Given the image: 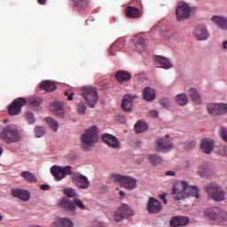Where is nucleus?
I'll return each instance as SVG.
<instances>
[{"label": "nucleus", "mask_w": 227, "mask_h": 227, "mask_svg": "<svg viewBox=\"0 0 227 227\" xmlns=\"http://www.w3.org/2000/svg\"><path fill=\"white\" fill-rule=\"evenodd\" d=\"M51 173L57 182H60V180H63V178H66L67 176H72V182L74 183L76 187L79 189L90 188V183L88 177L79 172L74 173L71 166H52L51 168Z\"/></svg>", "instance_id": "1"}, {"label": "nucleus", "mask_w": 227, "mask_h": 227, "mask_svg": "<svg viewBox=\"0 0 227 227\" xmlns=\"http://www.w3.org/2000/svg\"><path fill=\"white\" fill-rule=\"evenodd\" d=\"M172 194H174V200L180 201V200H185V198H200V189L198 186H191L187 182L181 181L173 187Z\"/></svg>", "instance_id": "2"}, {"label": "nucleus", "mask_w": 227, "mask_h": 227, "mask_svg": "<svg viewBox=\"0 0 227 227\" xmlns=\"http://www.w3.org/2000/svg\"><path fill=\"white\" fill-rule=\"evenodd\" d=\"M111 180L115 184H121L124 189L134 191L137 187V180L130 176H123L120 174H112Z\"/></svg>", "instance_id": "3"}, {"label": "nucleus", "mask_w": 227, "mask_h": 227, "mask_svg": "<svg viewBox=\"0 0 227 227\" xmlns=\"http://www.w3.org/2000/svg\"><path fill=\"white\" fill-rule=\"evenodd\" d=\"M0 138L7 143V145H9V143H17L20 141V133H19L15 126H7L4 128L3 131L0 133Z\"/></svg>", "instance_id": "4"}, {"label": "nucleus", "mask_w": 227, "mask_h": 227, "mask_svg": "<svg viewBox=\"0 0 227 227\" xmlns=\"http://www.w3.org/2000/svg\"><path fill=\"white\" fill-rule=\"evenodd\" d=\"M82 97L84 98L89 107L92 109H94L95 106H97V102H98V93L97 92V89L93 87L82 88Z\"/></svg>", "instance_id": "5"}, {"label": "nucleus", "mask_w": 227, "mask_h": 227, "mask_svg": "<svg viewBox=\"0 0 227 227\" xmlns=\"http://www.w3.org/2000/svg\"><path fill=\"white\" fill-rule=\"evenodd\" d=\"M81 141L84 146H93L98 141L97 126L85 129V132L82 135Z\"/></svg>", "instance_id": "6"}, {"label": "nucleus", "mask_w": 227, "mask_h": 227, "mask_svg": "<svg viewBox=\"0 0 227 227\" xmlns=\"http://www.w3.org/2000/svg\"><path fill=\"white\" fill-rule=\"evenodd\" d=\"M59 207L67 210V212H74L75 210V207H78L80 210H85L86 205L81 201L78 198H74L73 202L68 198H62L59 201Z\"/></svg>", "instance_id": "7"}, {"label": "nucleus", "mask_w": 227, "mask_h": 227, "mask_svg": "<svg viewBox=\"0 0 227 227\" xmlns=\"http://www.w3.org/2000/svg\"><path fill=\"white\" fill-rule=\"evenodd\" d=\"M205 215L213 221L226 223L227 213L221 207H209L204 211Z\"/></svg>", "instance_id": "8"}, {"label": "nucleus", "mask_w": 227, "mask_h": 227, "mask_svg": "<svg viewBox=\"0 0 227 227\" xmlns=\"http://www.w3.org/2000/svg\"><path fill=\"white\" fill-rule=\"evenodd\" d=\"M206 192L214 201H223L224 200V191L216 183H211L206 186Z\"/></svg>", "instance_id": "9"}, {"label": "nucleus", "mask_w": 227, "mask_h": 227, "mask_svg": "<svg viewBox=\"0 0 227 227\" xmlns=\"http://www.w3.org/2000/svg\"><path fill=\"white\" fill-rule=\"evenodd\" d=\"M134 215V211L127 204H121L119 209L114 213V219L117 223L123 221V219H129V217Z\"/></svg>", "instance_id": "10"}, {"label": "nucleus", "mask_w": 227, "mask_h": 227, "mask_svg": "<svg viewBox=\"0 0 227 227\" xmlns=\"http://www.w3.org/2000/svg\"><path fill=\"white\" fill-rule=\"evenodd\" d=\"M192 9L185 2H179L176 11L177 20L180 22L189 19Z\"/></svg>", "instance_id": "11"}, {"label": "nucleus", "mask_w": 227, "mask_h": 227, "mask_svg": "<svg viewBox=\"0 0 227 227\" xmlns=\"http://www.w3.org/2000/svg\"><path fill=\"white\" fill-rule=\"evenodd\" d=\"M26 104H27V101H26L24 98L14 99L8 107L10 116H17V114H20L22 111V107H24Z\"/></svg>", "instance_id": "12"}, {"label": "nucleus", "mask_w": 227, "mask_h": 227, "mask_svg": "<svg viewBox=\"0 0 227 227\" xmlns=\"http://www.w3.org/2000/svg\"><path fill=\"white\" fill-rule=\"evenodd\" d=\"M207 109L209 114L218 116L219 114L227 113V104L208 103Z\"/></svg>", "instance_id": "13"}, {"label": "nucleus", "mask_w": 227, "mask_h": 227, "mask_svg": "<svg viewBox=\"0 0 227 227\" xmlns=\"http://www.w3.org/2000/svg\"><path fill=\"white\" fill-rule=\"evenodd\" d=\"M172 148L173 144L169 141V135H166L164 137L156 141V152L167 153V152H169Z\"/></svg>", "instance_id": "14"}, {"label": "nucleus", "mask_w": 227, "mask_h": 227, "mask_svg": "<svg viewBox=\"0 0 227 227\" xmlns=\"http://www.w3.org/2000/svg\"><path fill=\"white\" fill-rule=\"evenodd\" d=\"M162 208L160 202L157 200L155 198L151 197L149 198L147 203V211L149 214H159Z\"/></svg>", "instance_id": "15"}, {"label": "nucleus", "mask_w": 227, "mask_h": 227, "mask_svg": "<svg viewBox=\"0 0 227 227\" xmlns=\"http://www.w3.org/2000/svg\"><path fill=\"white\" fill-rule=\"evenodd\" d=\"M101 137L102 141H104L108 146H111V148H120V141H118L116 137L111 134H103Z\"/></svg>", "instance_id": "16"}, {"label": "nucleus", "mask_w": 227, "mask_h": 227, "mask_svg": "<svg viewBox=\"0 0 227 227\" xmlns=\"http://www.w3.org/2000/svg\"><path fill=\"white\" fill-rule=\"evenodd\" d=\"M11 192L13 198H18L19 200H21V201H29V199L31 198L29 192L26 190L16 188L12 189Z\"/></svg>", "instance_id": "17"}, {"label": "nucleus", "mask_w": 227, "mask_h": 227, "mask_svg": "<svg viewBox=\"0 0 227 227\" xmlns=\"http://www.w3.org/2000/svg\"><path fill=\"white\" fill-rule=\"evenodd\" d=\"M154 63L157 68H165V70H168V68H171V67H173L169 59L162 56H156L154 59Z\"/></svg>", "instance_id": "18"}, {"label": "nucleus", "mask_w": 227, "mask_h": 227, "mask_svg": "<svg viewBox=\"0 0 227 227\" xmlns=\"http://www.w3.org/2000/svg\"><path fill=\"white\" fill-rule=\"evenodd\" d=\"M136 100V96L132 95H124L122 98L121 103V108L126 113H129V111H132V102Z\"/></svg>", "instance_id": "19"}, {"label": "nucleus", "mask_w": 227, "mask_h": 227, "mask_svg": "<svg viewBox=\"0 0 227 227\" xmlns=\"http://www.w3.org/2000/svg\"><path fill=\"white\" fill-rule=\"evenodd\" d=\"M188 223H189V217L187 216H175L169 222V225L171 227H183V226H186V224Z\"/></svg>", "instance_id": "20"}, {"label": "nucleus", "mask_w": 227, "mask_h": 227, "mask_svg": "<svg viewBox=\"0 0 227 227\" xmlns=\"http://www.w3.org/2000/svg\"><path fill=\"white\" fill-rule=\"evenodd\" d=\"M123 47H125V39L116 40L109 49L110 56H116V52H120Z\"/></svg>", "instance_id": "21"}, {"label": "nucleus", "mask_w": 227, "mask_h": 227, "mask_svg": "<svg viewBox=\"0 0 227 227\" xmlns=\"http://www.w3.org/2000/svg\"><path fill=\"white\" fill-rule=\"evenodd\" d=\"M213 24L223 31L227 30V17L224 16H213L211 19Z\"/></svg>", "instance_id": "22"}, {"label": "nucleus", "mask_w": 227, "mask_h": 227, "mask_svg": "<svg viewBox=\"0 0 227 227\" xmlns=\"http://www.w3.org/2000/svg\"><path fill=\"white\" fill-rule=\"evenodd\" d=\"M146 45H148V39H146L145 35H137L136 37L135 47L139 52L145 51Z\"/></svg>", "instance_id": "23"}, {"label": "nucleus", "mask_w": 227, "mask_h": 227, "mask_svg": "<svg viewBox=\"0 0 227 227\" xmlns=\"http://www.w3.org/2000/svg\"><path fill=\"white\" fill-rule=\"evenodd\" d=\"M193 35L200 41L207 40L209 36L208 30L205 27H197L194 29Z\"/></svg>", "instance_id": "24"}, {"label": "nucleus", "mask_w": 227, "mask_h": 227, "mask_svg": "<svg viewBox=\"0 0 227 227\" xmlns=\"http://www.w3.org/2000/svg\"><path fill=\"white\" fill-rule=\"evenodd\" d=\"M125 13L128 19H139L143 15L139 9L133 6H128L125 10Z\"/></svg>", "instance_id": "25"}, {"label": "nucleus", "mask_w": 227, "mask_h": 227, "mask_svg": "<svg viewBox=\"0 0 227 227\" xmlns=\"http://www.w3.org/2000/svg\"><path fill=\"white\" fill-rule=\"evenodd\" d=\"M200 149L203 153H212V150H214V141L207 139L202 140L200 144Z\"/></svg>", "instance_id": "26"}, {"label": "nucleus", "mask_w": 227, "mask_h": 227, "mask_svg": "<svg viewBox=\"0 0 227 227\" xmlns=\"http://www.w3.org/2000/svg\"><path fill=\"white\" fill-rule=\"evenodd\" d=\"M51 110L55 113V114L61 116L65 113L64 104L61 101H54L51 104Z\"/></svg>", "instance_id": "27"}, {"label": "nucleus", "mask_w": 227, "mask_h": 227, "mask_svg": "<svg viewBox=\"0 0 227 227\" xmlns=\"http://www.w3.org/2000/svg\"><path fill=\"white\" fill-rule=\"evenodd\" d=\"M115 79L118 82H127L132 79V74L127 71H117L115 74Z\"/></svg>", "instance_id": "28"}, {"label": "nucleus", "mask_w": 227, "mask_h": 227, "mask_svg": "<svg viewBox=\"0 0 227 227\" xmlns=\"http://www.w3.org/2000/svg\"><path fill=\"white\" fill-rule=\"evenodd\" d=\"M143 98L144 100H146V102H153V100H155V90L145 87L143 91Z\"/></svg>", "instance_id": "29"}, {"label": "nucleus", "mask_w": 227, "mask_h": 227, "mask_svg": "<svg viewBox=\"0 0 227 227\" xmlns=\"http://www.w3.org/2000/svg\"><path fill=\"white\" fill-rule=\"evenodd\" d=\"M40 88L41 90H43V91L51 92V91H55L58 87L56 86V83L51 81H43L41 82Z\"/></svg>", "instance_id": "30"}, {"label": "nucleus", "mask_w": 227, "mask_h": 227, "mask_svg": "<svg viewBox=\"0 0 227 227\" xmlns=\"http://www.w3.org/2000/svg\"><path fill=\"white\" fill-rule=\"evenodd\" d=\"M147 159L152 166H160L164 162V159L157 154H148Z\"/></svg>", "instance_id": "31"}, {"label": "nucleus", "mask_w": 227, "mask_h": 227, "mask_svg": "<svg viewBox=\"0 0 227 227\" xmlns=\"http://www.w3.org/2000/svg\"><path fill=\"white\" fill-rule=\"evenodd\" d=\"M188 93L189 97L192 98L194 104H201V97L200 96V93L198 92V90H196V89L191 88Z\"/></svg>", "instance_id": "32"}, {"label": "nucleus", "mask_w": 227, "mask_h": 227, "mask_svg": "<svg viewBox=\"0 0 227 227\" xmlns=\"http://www.w3.org/2000/svg\"><path fill=\"white\" fill-rule=\"evenodd\" d=\"M146 130H148V125L146 122L139 121L135 125V132L137 134H143V132H146Z\"/></svg>", "instance_id": "33"}, {"label": "nucleus", "mask_w": 227, "mask_h": 227, "mask_svg": "<svg viewBox=\"0 0 227 227\" xmlns=\"http://www.w3.org/2000/svg\"><path fill=\"white\" fill-rule=\"evenodd\" d=\"M20 176L24 178V180H27V182H29L30 184L36 182V176H35V175H33V173L29 171L21 172Z\"/></svg>", "instance_id": "34"}, {"label": "nucleus", "mask_w": 227, "mask_h": 227, "mask_svg": "<svg viewBox=\"0 0 227 227\" xmlns=\"http://www.w3.org/2000/svg\"><path fill=\"white\" fill-rule=\"evenodd\" d=\"M55 224H60V225H58L56 227H74V223H72V221L67 219V218H60V219H58L56 222H55Z\"/></svg>", "instance_id": "35"}, {"label": "nucleus", "mask_w": 227, "mask_h": 227, "mask_svg": "<svg viewBox=\"0 0 227 227\" xmlns=\"http://www.w3.org/2000/svg\"><path fill=\"white\" fill-rule=\"evenodd\" d=\"M45 121L48 123L51 130H53L54 132L58 130L59 124L57 121L53 120L52 118L47 117L45 119Z\"/></svg>", "instance_id": "36"}, {"label": "nucleus", "mask_w": 227, "mask_h": 227, "mask_svg": "<svg viewBox=\"0 0 227 227\" xmlns=\"http://www.w3.org/2000/svg\"><path fill=\"white\" fill-rule=\"evenodd\" d=\"M73 3L78 10H82L88 6V0H73Z\"/></svg>", "instance_id": "37"}, {"label": "nucleus", "mask_w": 227, "mask_h": 227, "mask_svg": "<svg viewBox=\"0 0 227 227\" xmlns=\"http://www.w3.org/2000/svg\"><path fill=\"white\" fill-rule=\"evenodd\" d=\"M176 102L179 106H187V96L185 94L177 95Z\"/></svg>", "instance_id": "38"}, {"label": "nucleus", "mask_w": 227, "mask_h": 227, "mask_svg": "<svg viewBox=\"0 0 227 227\" xmlns=\"http://www.w3.org/2000/svg\"><path fill=\"white\" fill-rule=\"evenodd\" d=\"M64 194L67 196V198H76L77 192H75V189L73 188H66L64 189Z\"/></svg>", "instance_id": "39"}, {"label": "nucleus", "mask_w": 227, "mask_h": 227, "mask_svg": "<svg viewBox=\"0 0 227 227\" xmlns=\"http://www.w3.org/2000/svg\"><path fill=\"white\" fill-rule=\"evenodd\" d=\"M76 106L78 114H84L86 113V103L84 101H80Z\"/></svg>", "instance_id": "40"}, {"label": "nucleus", "mask_w": 227, "mask_h": 227, "mask_svg": "<svg viewBox=\"0 0 227 227\" xmlns=\"http://www.w3.org/2000/svg\"><path fill=\"white\" fill-rule=\"evenodd\" d=\"M43 100L41 98H30L29 99V105L32 106V107H38L40 104H42Z\"/></svg>", "instance_id": "41"}, {"label": "nucleus", "mask_w": 227, "mask_h": 227, "mask_svg": "<svg viewBox=\"0 0 227 227\" xmlns=\"http://www.w3.org/2000/svg\"><path fill=\"white\" fill-rule=\"evenodd\" d=\"M35 134L36 137H42V136H43L45 134V129L43 127L37 126L35 129Z\"/></svg>", "instance_id": "42"}, {"label": "nucleus", "mask_w": 227, "mask_h": 227, "mask_svg": "<svg viewBox=\"0 0 227 227\" xmlns=\"http://www.w3.org/2000/svg\"><path fill=\"white\" fill-rule=\"evenodd\" d=\"M160 106H163L166 109H168V107H171V102L168 98L161 99L160 101Z\"/></svg>", "instance_id": "43"}, {"label": "nucleus", "mask_w": 227, "mask_h": 227, "mask_svg": "<svg viewBox=\"0 0 227 227\" xmlns=\"http://www.w3.org/2000/svg\"><path fill=\"white\" fill-rule=\"evenodd\" d=\"M195 147H196V142H194V140L186 143L184 145L185 150H192V148H195Z\"/></svg>", "instance_id": "44"}, {"label": "nucleus", "mask_w": 227, "mask_h": 227, "mask_svg": "<svg viewBox=\"0 0 227 227\" xmlns=\"http://www.w3.org/2000/svg\"><path fill=\"white\" fill-rule=\"evenodd\" d=\"M27 120L30 124H33L36 121V119L35 118V115L29 112L27 114Z\"/></svg>", "instance_id": "45"}, {"label": "nucleus", "mask_w": 227, "mask_h": 227, "mask_svg": "<svg viewBox=\"0 0 227 227\" xmlns=\"http://www.w3.org/2000/svg\"><path fill=\"white\" fill-rule=\"evenodd\" d=\"M219 150L221 155H225L227 157V147L225 145H220Z\"/></svg>", "instance_id": "46"}, {"label": "nucleus", "mask_w": 227, "mask_h": 227, "mask_svg": "<svg viewBox=\"0 0 227 227\" xmlns=\"http://www.w3.org/2000/svg\"><path fill=\"white\" fill-rule=\"evenodd\" d=\"M149 116H151V118H157V116H159V113L155 110H152L149 112Z\"/></svg>", "instance_id": "47"}, {"label": "nucleus", "mask_w": 227, "mask_h": 227, "mask_svg": "<svg viewBox=\"0 0 227 227\" xmlns=\"http://www.w3.org/2000/svg\"><path fill=\"white\" fill-rule=\"evenodd\" d=\"M165 175L167 176H175L176 175V172L173 171V170H168V171L165 172Z\"/></svg>", "instance_id": "48"}, {"label": "nucleus", "mask_w": 227, "mask_h": 227, "mask_svg": "<svg viewBox=\"0 0 227 227\" xmlns=\"http://www.w3.org/2000/svg\"><path fill=\"white\" fill-rule=\"evenodd\" d=\"M160 200H163V203H164L165 205L168 204V200H166V193H161V194L160 195Z\"/></svg>", "instance_id": "49"}, {"label": "nucleus", "mask_w": 227, "mask_h": 227, "mask_svg": "<svg viewBox=\"0 0 227 227\" xmlns=\"http://www.w3.org/2000/svg\"><path fill=\"white\" fill-rule=\"evenodd\" d=\"M51 189V186L49 184H42L41 190L42 191H49Z\"/></svg>", "instance_id": "50"}, {"label": "nucleus", "mask_w": 227, "mask_h": 227, "mask_svg": "<svg viewBox=\"0 0 227 227\" xmlns=\"http://www.w3.org/2000/svg\"><path fill=\"white\" fill-rule=\"evenodd\" d=\"M37 3L39 4H47V0H37Z\"/></svg>", "instance_id": "51"}, {"label": "nucleus", "mask_w": 227, "mask_h": 227, "mask_svg": "<svg viewBox=\"0 0 227 227\" xmlns=\"http://www.w3.org/2000/svg\"><path fill=\"white\" fill-rule=\"evenodd\" d=\"M67 100H74V94H70V95L67 97Z\"/></svg>", "instance_id": "52"}, {"label": "nucleus", "mask_w": 227, "mask_h": 227, "mask_svg": "<svg viewBox=\"0 0 227 227\" xmlns=\"http://www.w3.org/2000/svg\"><path fill=\"white\" fill-rule=\"evenodd\" d=\"M119 195H120L121 198H123V196H125V192L120 191V192H119Z\"/></svg>", "instance_id": "53"}, {"label": "nucleus", "mask_w": 227, "mask_h": 227, "mask_svg": "<svg viewBox=\"0 0 227 227\" xmlns=\"http://www.w3.org/2000/svg\"><path fill=\"white\" fill-rule=\"evenodd\" d=\"M223 49H227V41H224L223 43Z\"/></svg>", "instance_id": "54"}, {"label": "nucleus", "mask_w": 227, "mask_h": 227, "mask_svg": "<svg viewBox=\"0 0 227 227\" xmlns=\"http://www.w3.org/2000/svg\"><path fill=\"white\" fill-rule=\"evenodd\" d=\"M3 219H4V217L0 214V222L3 221Z\"/></svg>", "instance_id": "55"}, {"label": "nucleus", "mask_w": 227, "mask_h": 227, "mask_svg": "<svg viewBox=\"0 0 227 227\" xmlns=\"http://www.w3.org/2000/svg\"><path fill=\"white\" fill-rule=\"evenodd\" d=\"M3 154V147H0V156Z\"/></svg>", "instance_id": "56"}, {"label": "nucleus", "mask_w": 227, "mask_h": 227, "mask_svg": "<svg viewBox=\"0 0 227 227\" xmlns=\"http://www.w3.org/2000/svg\"><path fill=\"white\" fill-rule=\"evenodd\" d=\"M65 95H68V93H67V92H66V93H65Z\"/></svg>", "instance_id": "57"}, {"label": "nucleus", "mask_w": 227, "mask_h": 227, "mask_svg": "<svg viewBox=\"0 0 227 227\" xmlns=\"http://www.w3.org/2000/svg\"><path fill=\"white\" fill-rule=\"evenodd\" d=\"M4 123H6V120H4Z\"/></svg>", "instance_id": "58"}]
</instances>
